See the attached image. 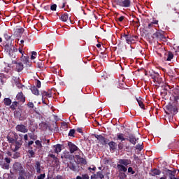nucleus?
<instances>
[{"instance_id": "obj_12", "label": "nucleus", "mask_w": 179, "mask_h": 179, "mask_svg": "<svg viewBox=\"0 0 179 179\" xmlns=\"http://www.w3.org/2000/svg\"><path fill=\"white\" fill-rule=\"evenodd\" d=\"M15 148H12L13 152H17V150H19V149H20V147L22 146V145H23V141H22V138H20V140H16L15 142Z\"/></svg>"}, {"instance_id": "obj_7", "label": "nucleus", "mask_w": 179, "mask_h": 179, "mask_svg": "<svg viewBox=\"0 0 179 179\" xmlns=\"http://www.w3.org/2000/svg\"><path fill=\"white\" fill-rule=\"evenodd\" d=\"M176 111H177V109L173 105H167L165 108L166 114H167L168 115H171V117H173V115H174Z\"/></svg>"}, {"instance_id": "obj_27", "label": "nucleus", "mask_w": 179, "mask_h": 179, "mask_svg": "<svg viewBox=\"0 0 179 179\" xmlns=\"http://www.w3.org/2000/svg\"><path fill=\"white\" fill-rule=\"evenodd\" d=\"M167 173H168V174H169V178L170 179H174V178H176V171H172V170L168 169V170H167Z\"/></svg>"}, {"instance_id": "obj_2", "label": "nucleus", "mask_w": 179, "mask_h": 179, "mask_svg": "<svg viewBox=\"0 0 179 179\" xmlns=\"http://www.w3.org/2000/svg\"><path fill=\"white\" fill-rule=\"evenodd\" d=\"M113 3L121 8H131V0H114Z\"/></svg>"}, {"instance_id": "obj_58", "label": "nucleus", "mask_w": 179, "mask_h": 179, "mask_svg": "<svg viewBox=\"0 0 179 179\" xmlns=\"http://www.w3.org/2000/svg\"><path fill=\"white\" fill-rule=\"evenodd\" d=\"M118 149H119V150H122L124 149V145H122V143H120L118 144Z\"/></svg>"}, {"instance_id": "obj_52", "label": "nucleus", "mask_w": 179, "mask_h": 179, "mask_svg": "<svg viewBox=\"0 0 179 179\" xmlns=\"http://www.w3.org/2000/svg\"><path fill=\"white\" fill-rule=\"evenodd\" d=\"M27 106L29 108H34V103H33V102H28Z\"/></svg>"}, {"instance_id": "obj_23", "label": "nucleus", "mask_w": 179, "mask_h": 179, "mask_svg": "<svg viewBox=\"0 0 179 179\" xmlns=\"http://www.w3.org/2000/svg\"><path fill=\"white\" fill-rule=\"evenodd\" d=\"M160 174H162V171L157 169H151L150 173V176H152V177L155 176H160Z\"/></svg>"}, {"instance_id": "obj_1", "label": "nucleus", "mask_w": 179, "mask_h": 179, "mask_svg": "<svg viewBox=\"0 0 179 179\" xmlns=\"http://www.w3.org/2000/svg\"><path fill=\"white\" fill-rule=\"evenodd\" d=\"M13 171L18 174H26V170L23 167V165L20 162H15L13 165Z\"/></svg>"}, {"instance_id": "obj_30", "label": "nucleus", "mask_w": 179, "mask_h": 179, "mask_svg": "<svg viewBox=\"0 0 179 179\" xmlns=\"http://www.w3.org/2000/svg\"><path fill=\"white\" fill-rule=\"evenodd\" d=\"M31 91L35 96H38L40 94V92L38 91V89H37V87L34 86L31 88Z\"/></svg>"}, {"instance_id": "obj_53", "label": "nucleus", "mask_w": 179, "mask_h": 179, "mask_svg": "<svg viewBox=\"0 0 179 179\" xmlns=\"http://www.w3.org/2000/svg\"><path fill=\"white\" fill-rule=\"evenodd\" d=\"M19 176H18V179H26V178H24V176H26V173H18Z\"/></svg>"}, {"instance_id": "obj_31", "label": "nucleus", "mask_w": 179, "mask_h": 179, "mask_svg": "<svg viewBox=\"0 0 179 179\" xmlns=\"http://www.w3.org/2000/svg\"><path fill=\"white\" fill-rule=\"evenodd\" d=\"M61 159H71V154L69 152H64L61 155Z\"/></svg>"}, {"instance_id": "obj_56", "label": "nucleus", "mask_w": 179, "mask_h": 179, "mask_svg": "<svg viewBox=\"0 0 179 179\" xmlns=\"http://www.w3.org/2000/svg\"><path fill=\"white\" fill-rule=\"evenodd\" d=\"M50 9L53 11L57 10V4H53V5L50 6Z\"/></svg>"}, {"instance_id": "obj_60", "label": "nucleus", "mask_w": 179, "mask_h": 179, "mask_svg": "<svg viewBox=\"0 0 179 179\" xmlns=\"http://www.w3.org/2000/svg\"><path fill=\"white\" fill-rule=\"evenodd\" d=\"M152 27H155V25L153 24V23L150 22V24H148L147 29H152Z\"/></svg>"}, {"instance_id": "obj_24", "label": "nucleus", "mask_w": 179, "mask_h": 179, "mask_svg": "<svg viewBox=\"0 0 179 179\" xmlns=\"http://www.w3.org/2000/svg\"><path fill=\"white\" fill-rule=\"evenodd\" d=\"M108 145L110 148V150H113L114 152V150H117V143L114 142V141H109L108 143Z\"/></svg>"}, {"instance_id": "obj_32", "label": "nucleus", "mask_w": 179, "mask_h": 179, "mask_svg": "<svg viewBox=\"0 0 179 179\" xmlns=\"http://www.w3.org/2000/svg\"><path fill=\"white\" fill-rule=\"evenodd\" d=\"M17 106H19V102L17 101H13L12 104L10 106V108L15 111V110L17 108Z\"/></svg>"}, {"instance_id": "obj_25", "label": "nucleus", "mask_w": 179, "mask_h": 179, "mask_svg": "<svg viewBox=\"0 0 179 179\" xmlns=\"http://www.w3.org/2000/svg\"><path fill=\"white\" fill-rule=\"evenodd\" d=\"M34 167L36 170V173L38 174H40L41 173V164L40 163V162L36 161Z\"/></svg>"}, {"instance_id": "obj_19", "label": "nucleus", "mask_w": 179, "mask_h": 179, "mask_svg": "<svg viewBox=\"0 0 179 179\" xmlns=\"http://www.w3.org/2000/svg\"><path fill=\"white\" fill-rule=\"evenodd\" d=\"M152 37L157 40H163V38H164V35L162 32L156 31L152 34Z\"/></svg>"}, {"instance_id": "obj_29", "label": "nucleus", "mask_w": 179, "mask_h": 179, "mask_svg": "<svg viewBox=\"0 0 179 179\" xmlns=\"http://www.w3.org/2000/svg\"><path fill=\"white\" fill-rule=\"evenodd\" d=\"M169 89H170L169 87H165L164 89H162L161 90L162 96H164V97H166V96H167V94L169 93Z\"/></svg>"}, {"instance_id": "obj_8", "label": "nucleus", "mask_w": 179, "mask_h": 179, "mask_svg": "<svg viewBox=\"0 0 179 179\" xmlns=\"http://www.w3.org/2000/svg\"><path fill=\"white\" fill-rule=\"evenodd\" d=\"M172 94L174 102L176 103V107L179 109V89H174Z\"/></svg>"}, {"instance_id": "obj_57", "label": "nucleus", "mask_w": 179, "mask_h": 179, "mask_svg": "<svg viewBox=\"0 0 179 179\" xmlns=\"http://www.w3.org/2000/svg\"><path fill=\"white\" fill-rule=\"evenodd\" d=\"M83 179H90V176L87 174H83L82 175Z\"/></svg>"}, {"instance_id": "obj_15", "label": "nucleus", "mask_w": 179, "mask_h": 179, "mask_svg": "<svg viewBox=\"0 0 179 179\" xmlns=\"http://www.w3.org/2000/svg\"><path fill=\"white\" fill-rule=\"evenodd\" d=\"M119 164H121L122 166H129V164H132V162L131 161V159H120L118 161Z\"/></svg>"}, {"instance_id": "obj_38", "label": "nucleus", "mask_w": 179, "mask_h": 179, "mask_svg": "<svg viewBox=\"0 0 179 179\" xmlns=\"http://www.w3.org/2000/svg\"><path fill=\"white\" fill-rule=\"evenodd\" d=\"M174 58V54H173L171 52H168L166 61H171Z\"/></svg>"}, {"instance_id": "obj_18", "label": "nucleus", "mask_w": 179, "mask_h": 179, "mask_svg": "<svg viewBox=\"0 0 179 179\" xmlns=\"http://www.w3.org/2000/svg\"><path fill=\"white\" fill-rule=\"evenodd\" d=\"M10 160L11 159L9 157L4 158L6 163H4L2 166L4 170H9V168L10 167Z\"/></svg>"}, {"instance_id": "obj_48", "label": "nucleus", "mask_w": 179, "mask_h": 179, "mask_svg": "<svg viewBox=\"0 0 179 179\" xmlns=\"http://www.w3.org/2000/svg\"><path fill=\"white\" fill-rule=\"evenodd\" d=\"M36 57H37V52H31V59H36Z\"/></svg>"}, {"instance_id": "obj_44", "label": "nucleus", "mask_w": 179, "mask_h": 179, "mask_svg": "<svg viewBox=\"0 0 179 179\" xmlns=\"http://www.w3.org/2000/svg\"><path fill=\"white\" fill-rule=\"evenodd\" d=\"M49 156H50V157H52V159H53L55 160L56 164H58L59 160H58L57 157H55V155H54V154H50V155H49Z\"/></svg>"}, {"instance_id": "obj_54", "label": "nucleus", "mask_w": 179, "mask_h": 179, "mask_svg": "<svg viewBox=\"0 0 179 179\" xmlns=\"http://www.w3.org/2000/svg\"><path fill=\"white\" fill-rule=\"evenodd\" d=\"M134 23L136 27H139V26H141V24H139V19H137V20L134 21Z\"/></svg>"}, {"instance_id": "obj_41", "label": "nucleus", "mask_w": 179, "mask_h": 179, "mask_svg": "<svg viewBox=\"0 0 179 179\" xmlns=\"http://www.w3.org/2000/svg\"><path fill=\"white\" fill-rule=\"evenodd\" d=\"M17 34H23V31H24V29L23 28H17L15 29Z\"/></svg>"}, {"instance_id": "obj_11", "label": "nucleus", "mask_w": 179, "mask_h": 179, "mask_svg": "<svg viewBox=\"0 0 179 179\" xmlns=\"http://www.w3.org/2000/svg\"><path fill=\"white\" fill-rule=\"evenodd\" d=\"M139 140V138H136L133 134H129L127 140L132 145H136V142Z\"/></svg>"}, {"instance_id": "obj_39", "label": "nucleus", "mask_w": 179, "mask_h": 179, "mask_svg": "<svg viewBox=\"0 0 179 179\" xmlns=\"http://www.w3.org/2000/svg\"><path fill=\"white\" fill-rule=\"evenodd\" d=\"M30 149L31 150H28V153L30 155V157H34V155H36V153L33 150V147H31Z\"/></svg>"}, {"instance_id": "obj_62", "label": "nucleus", "mask_w": 179, "mask_h": 179, "mask_svg": "<svg viewBox=\"0 0 179 179\" xmlns=\"http://www.w3.org/2000/svg\"><path fill=\"white\" fill-rule=\"evenodd\" d=\"M103 163H104V164H108L110 163V159L105 158L103 159Z\"/></svg>"}, {"instance_id": "obj_61", "label": "nucleus", "mask_w": 179, "mask_h": 179, "mask_svg": "<svg viewBox=\"0 0 179 179\" xmlns=\"http://www.w3.org/2000/svg\"><path fill=\"white\" fill-rule=\"evenodd\" d=\"M76 131L79 133V134H83V130L82 129V128L80 127H78L76 129Z\"/></svg>"}, {"instance_id": "obj_37", "label": "nucleus", "mask_w": 179, "mask_h": 179, "mask_svg": "<svg viewBox=\"0 0 179 179\" xmlns=\"http://www.w3.org/2000/svg\"><path fill=\"white\" fill-rule=\"evenodd\" d=\"M3 103L5 106H10V104H12V100L9 98H5L3 99Z\"/></svg>"}, {"instance_id": "obj_47", "label": "nucleus", "mask_w": 179, "mask_h": 179, "mask_svg": "<svg viewBox=\"0 0 179 179\" xmlns=\"http://www.w3.org/2000/svg\"><path fill=\"white\" fill-rule=\"evenodd\" d=\"M23 47H24V45H21V46H20V48H18V51L20 54H22V55L24 54V51H23Z\"/></svg>"}, {"instance_id": "obj_45", "label": "nucleus", "mask_w": 179, "mask_h": 179, "mask_svg": "<svg viewBox=\"0 0 179 179\" xmlns=\"http://www.w3.org/2000/svg\"><path fill=\"white\" fill-rule=\"evenodd\" d=\"M20 156V153L15 151V152L13 155V159H18Z\"/></svg>"}, {"instance_id": "obj_40", "label": "nucleus", "mask_w": 179, "mask_h": 179, "mask_svg": "<svg viewBox=\"0 0 179 179\" xmlns=\"http://www.w3.org/2000/svg\"><path fill=\"white\" fill-rule=\"evenodd\" d=\"M119 178L120 179H125L127 178V174H125V172H119Z\"/></svg>"}, {"instance_id": "obj_49", "label": "nucleus", "mask_w": 179, "mask_h": 179, "mask_svg": "<svg viewBox=\"0 0 179 179\" xmlns=\"http://www.w3.org/2000/svg\"><path fill=\"white\" fill-rule=\"evenodd\" d=\"M70 170L72 171H76V166L75 164H72L71 165L69 166Z\"/></svg>"}, {"instance_id": "obj_3", "label": "nucleus", "mask_w": 179, "mask_h": 179, "mask_svg": "<svg viewBox=\"0 0 179 179\" xmlns=\"http://www.w3.org/2000/svg\"><path fill=\"white\" fill-rule=\"evenodd\" d=\"M135 38H138L137 36H131L129 34H123L121 35V40H125L127 44L135 43Z\"/></svg>"}, {"instance_id": "obj_6", "label": "nucleus", "mask_w": 179, "mask_h": 179, "mask_svg": "<svg viewBox=\"0 0 179 179\" xmlns=\"http://www.w3.org/2000/svg\"><path fill=\"white\" fill-rule=\"evenodd\" d=\"M6 138L9 143H15V141L19 139V135L16 132H10L7 135Z\"/></svg>"}, {"instance_id": "obj_36", "label": "nucleus", "mask_w": 179, "mask_h": 179, "mask_svg": "<svg viewBox=\"0 0 179 179\" xmlns=\"http://www.w3.org/2000/svg\"><path fill=\"white\" fill-rule=\"evenodd\" d=\"M21 61H22L23 64H29V57L24 56L23 55L21 56Z\"/></svg>"}, {"instance_id": "obj_51", "label": "nucleus", "mask_w": 179, "mask_h": 179, "mask_svg": "<svg viewBox=\"0 0 179 179\" xmlns=\"http://www.w3.org/2000/svg\"><path fill=\"white\" fill-rule=\"evenodd\" d=\"M127 171L128 173H130L132 175L135 174V171H134V169L131 166L128 168Z\"/></svg>"}, {"instance_id": "obj_28", "label": "nucleus", "mask_w": 179, "mask_h": 179, "mask_svg": "<svg viewBox=\"0 0 179 179\" xmlns=\"http://www.w3.org/2000/svg\"><path fill=\"white\" fill-rule=\"evenodd\" d=\"M53 148H55V153H59L62 150V145L61 144L55 145Z\"/></svg>"}, {"instance_id": "obj_35", "label": "nucleus", "mask_w": 179, "mask_h": 179, "mask_svg": "<svg viewBox=\"0 0 179 179\" xmlns=\"http://www.w3.org/2000/svg\"><path fill=\"white\" fill-rule=\"evenodd\" d=\"M77 159L80 160L81 164H87V161H86V159L80 157L79 155L77 156Z\"/></svg>"}, {"instance_id": "obj_64", "label": "nucleus", "mask_w": 179, "mask_h": 179, "mask_svg": "<svg viewBox=\"0 0 179 179\" xmlns=\"http://www.w3.org/2000/svg\"><path fill=\"white\" fill-rule=\"evenodd\" d=\"M55 179H64V176L61 175H57L55 178Z\"/></svg>"}, {"instance_id": "obj_42", "label": "nucleus", "mask_w": 179, "mask_h": 179, "mask_svg": "<svg viewBox=\"0 0 179 179\" xmlns=\"http://www.w3.org/2000/svg\"><path fill=\"white\" fill-rule=\"evenodd\" d=\"M75 132H76V130L74 129H70L68 136H75Z\"/></svg>"}, {"instance_id": "obj_55", "label": "nucleus", "mask_w": 179, "mask_h": 179, "mask_svg": "<svg viewBox=\"0 0 179 179\" xmlns=\"http://www.w3.org/2000/svg\"><path fill=\"white\" fill-rule=\"evenodd\" d=\"M45 178V173L40 174L37 176V179H44Z\"/></svg>"}, {"instance_id": "obj_46", "label": "nucleus", "mask_w": 179, "mask_h": 179, "mask_svg": "<svg viewBox=\"0 0 179 179\" xmlns=\"http://www.w3.org/2000/svg\"><path fill=\"white\" fill-rule=\"evenodd\" d=\"M37 68H39L40 69L44 68V63L43 62H39L37 63Z\"/></svg>"}, {"instance_id": "obj_34", "label": "nucleus", "mask_w": 179, "mask_h": 179, "mask_svg": "<svg viewBox=\"0 0 179 179\" xmlns=\"http://www.w3.org/2000/svg\"><path fill=\"white\" fill-rule=\"evenodd\" d=\"M22 40L24 41V42L26 43V44H29V43H30V38H29V34H24V35H23L22 36Z\"/></svg>"}, {"instance_id": "obj_50", "label": "nucleus", "mask_w": 179, "mask_h": 179, "mask_svg": "<svg viewBox=\"0 0 179 179\" xmlns=\"http://www.w3.org/2000/svg\"><path fill=\"white\" fill-rule=\"evenodd\" d=\"M36 87H38V89H40V87H41V81H40L39 80H36Z\"/></svg>"}, {"instance_id": "obj_5", "label": "nucleus", "mask_w": 179, "mask_h": 179, "mask_svg": "<svg viewBox=\"0 0 179 179\" xmlns=\"http://www.w3.org/2000/svg\"><path fill=\"white\" fill-rule=\"evenodd\" d=\"M94 138H96V139H97V141H99V143L101 145H103V146H106L110 142V140L108 138L103 136V135H101V134H99V135L95 134Z\"/></svg>"}, {"instance_id": "obj_20", "label": "nucleus", "mask_w": 179, "mask_h": 179, "mask_svg": "<svg viewBox=\"0 0 179 179\" xmlns=\"http://www.w3.org/2000/svg\"><path fill=\"white\" fill-rule=\"evenodd\" d=\"M4 50L6 52L10 55V57H13V51H12V48H10V45L6 44L4 45Z\"/></svg>"}, {"instance_id": "obj_26", "label": "nucleus", "mask_w": 179, "mask_h": 179, "mask_svg": "<svg viewBox=\"0 0 179 179\" xmlns=\"http://www.w3.org/2000/svg\"><path fill=\"white\" fill-rule=\"evenodd\" d=\"M125 135L122 133H118L117 134V141H121V142H123V141H127V138L124 137Z\"/></svg>"}, {"instance_id": "obj_22", "label": "nucleus", "mask_w": 179, "mask_h": 179, "mask_svg": "<svg viewBox=\"0 0 179 179\" xmlns=\"http://www.w3.org/2000/svg\"><path fill=\"white\" fill-rule=\"evenodd\" d=\"M41 95H42V100H43V99H44L45 96L49 97V98L52 97V92L50 90L48 92L41 91Z\"/></svg>"}, {"instance_id": "obj_21", "label": "nucleus", "mask_w": 179, "mask_h": 179, "mask_svg": "<svg viewBox=\"0 0 179 179\" xmlns=\"http://www.w3.org/2000/svg\"><path fill=\"white\" fill-rule=\"evenodd\" d=\"M117 169L119 173H127L128 170V169H127V166L122 165L121 164H117Z\"/></svg>"}, {"instance_id": "obj_33", "label": "nucleus", "mask_w": 179, "mask_h": 179, "mask_svg": "<svg viewBox=\"0 0 179 179\" xmlns=\"http://www.w3.org/2000/svg\"><path fill=\"white\" fill-rule=\"evenodd\" d=\"M136 101L139 107L145 110V104H143V101H142V99L141 98H136Z\"/></svg>"}, {"instance_id": "obj_13", "label": "nucleus", "mask_w": 179, "mask_h": 179, "mask_svg": "<svg viewBox=\"0 0 179 179\" xmlns=\"http://www.w3.org/2000/svg\"><path fill=\"white\" fill-rule=\"evenodd\" d=\"M104 178V174L103 173V171H98L96 173H94L92 176H91V179H103Z\"/></svg>"}, {"instance_id": "obj_9", "label": "nucleus", "mask_w": 179, "mask_h": 179, "mask_svg": "<svg viewBox=\"0 0 179 179\" xmlns=\"http://www.w3.org/2000/svg\"><path fill=\"white\" fill-rule=\"evenodd\" d=\"M15 129L17 132H22V134H27L29 132V129L24 124H17L15 127Z\"/></svg>"}, {"instance_id": "obj_16", "label": "nucleus", "mask_w": 179, "mask_h": 179, "mask_svg": "<svg viewBox=\"0 0 179 179\" xmlns=\"http://www.w3.org/2000/svg\"><path fill=\"white\" fill-rule=\"evenodd\" d=\"M59 17L62 22H67L68 20H71V17L66 13L61 14L59 15Z\"/></svg>"}, {"instance_id": "obj_59", "label": "nucleus", "mask_w": 179, "mask_h": 179, "mask_svg": "<svg viewBox=\"0 0 179 179\" xmlns=\"http://www.w3.org/2000/svg\"><path fill=\"white\" fill-rule=\"evenodd\" d=\"M120 87H122L123 89H125V83L122 81V83H120L119 84Z\"/></svg>"}, {"instance_id": "obj_4", "label": "nucleus", "mask_w": 179, "mask_h": 179, "mask_svg": "<svg viewBox=\"0 0 179 179\" xmlns=\"http://www.w3.org/2000/svg\"><path fill=\"white\" fill-rule=\"evenodd\" d=\"M150 76L151 79H153L155 83H157L158 85L163 83V79L160 77V73L154 71L150 74Z\"/></svg>"}, {"instance_id": "obj_63", "label": "nucleus", "mask_w": 179, "mask_h": 179, "mask_svg": "<svg viewBox=\"0 0 179 179\" xmlns=\"http://www.w3.org/2000/svg\"><path fill=\"white\" fill-rule=\"evenodd\" d=\"M4 38L6 40H10V36L8 35V34H4Z\"/></svg>"}, {"instance_id": "obj_17", "label": "nucleus", "mask_w": 179, "mask_h": 179, "mask_svg": "<svg viewBox=\"0 0 179 179\" xmlns=\"http://www.w3.org/2000/svg\"><path fill=\"white\" fill-rule=\"evenodd\" d=\"M16 99L20 103H24L26 101V96L23 95V92H22L17 94Z\"/></svg>"}, {"instance_id": "obj_10", "label": "nucleus", "mask_w": 179, "mask_h": 179, "mask_svg": "<svg viewBox=\"0 0 179 179\" xmlns=\"http://www.w3.org/2000/svg\"><path fill=\"white\" fill-rule=\"evenodd\" d=\"M69 146V150L70 153H75V152H77V150H79V148L76 146L73 143L69 141L67 143Z\"/></svg>"}, {"instance_id": "obj_43", "label": "nucleus", "mask_w": 179, "mask_h": 179, "mask_svg": "<svg viewBox=\"0 0 179 179\" xmlns=\"http://www.w3.org/2000/svg\"><path fill=\"white\" fill-rule=\"evenodd\" d=\"M35 143L38 148L41 149V148H43V144H41V141H40L39 140H36L35 141Z\"/></svg>"}, {"instance_id": "obj_14", "label": "nucleus", "mask_w": 179, "mask_h": 179, "mask_svg": "<svg viewBox=\"0 0 179 179\" xmlns=\"http://www.w3.org/2000/svg\"><path fill=\"white\" fill-rule=\"evenodd\" d=\"M14 64L15 65V71L17 72H22V71L24 69V66L23 65V63H22L21 62H14Z\"/></svg>"}]
</instances>
